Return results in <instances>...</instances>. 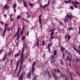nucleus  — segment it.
Returning <instances> with one entry per match:
<instances>
[{"mask_svg":"<svg viewBox=\"0 0 80 80\" xmlns=\"http://www.w3.org/2000/svg\"><path fill=\"white\" fill-rule=\"evenodd\" d=\"M24 29H25V27H22V31H23H23H24Z\"/></svg>","mask_w":80,"mask_h":80,"instance_id":"5fc2aeb1","label":"nucleus"},{"mask_svg":"<svg viewBox=\"0 0 80 80\" xmlns=\"http://www.w3.org/2000/svg\"><path fill=\"white\" fill-rule=\"evenodd\" d=\"M23 47L22 49V53L21 54V59L19 60L17 62V63H18V65H19V62H21V65H22L23 63V51L25 50V48H27V46L25 42L23 43Z\"/></svg>","mask_w":80,"mask_h":80,"instance_id":"f257e3e1","label":"nucleus"},{"mask_svg":"<svg viewBox=\"0 0 80 80\" xmlns=\"http://www.w3.org/2000/svg\"><path fill=\"white\" fill-rule=\"evenodd\" d=\"M23 31H21V32H20V34H21V36H22V34H23Z\"/></svg>","mask_w":80,"mask_h":80,"instance_id":"f704fd0d","label":"nucleus"},{"mask_svg":"<svg viewBox=\"0 0 80 80\" xmlns=\"http://www.w3.org/2000/svg\"><path fill=\"white\" fill-rule=\"evenodd\" d=\"M20 18V15H19V16H18L17 17V18H18V19H19Z\"/></svg>","mask_w":80,"mask_h":80,"instance_id":"58836bf2","label":"nucleus"},{"mask_svg":"<svg viewBox=\"0 0 80 80\" xmlns=\"http://www.w3.org/2000/svg\"><path fill=\"white\" fill-rule=\"evenodd\" d=\"M69 1V3H71V2H72V1L70 0H68Z\"/></svg>","mask_w":80,"mask_h":80,"instance_id":"0e129e2a","label":"nucleus"},{"mask_svg":"<svg viewBox=\"0 0 80 80\" xmlns=\"http://www.w3.org/2000/svg\"><path fill=\"white\" fill-rule=\"evenodd\" d=\"M30 75H31V71L29 72V73L28 74V79H30Z\"/></svg>","mask_w":80,"mask_h":80,"instance_id":"2eb2a0df","label":"nucleus"},{"mask_svg":"<svg viewBox=\"0 0 80 80\" xmlns=\"http://www.w3.org/2000/svg\"><path fill=\"white\" fill-rule=\"evenodd\" d=\"M73 30V29L72 28V27H69V30Z\"/></svg>","mask_w":80,"mask_h":80,"instance_id":"7c9ffc66","label":"nucleus"},{"mask_svg":"<svg viewBox=\"0 0 80 80\" xmlns=\"http://www.w3.org/2000/svg\"><path fill=\"white\" fill-rule=\"evenodd\" d=\"M69 73L71 77V80H72V74L71 72H69Z\"/></svg>","mask_w":80,"mask_h":80,"instance_id":"2f4dec72","label":"nucleus"},{"mask_svg":"<svg viewBox=\"0 0 80 80\" xmlns=\"http://www.w3.org/2000/svg\"><path fill=\"white\" fill-rule=\"evenodd\" d=\"M65 80H68V79H67V76H65Z\"/></svg>","mask_w":80,"mask_h":80,"instance_id":"6e6d98bb","label":"nucleus"},{"mask_svg":"<svg viewBox=\"0 0 80 80\" xmlns=\"http://www.w3.org/2000/svg\"><path fill=\"white\" fill-rule=\"evenodd\" d=\"M23 3L24 4V6H25V7H27V3H25L24 1H23Z\"/></svg>","mask_w":80,"mask_h":80,"instance_id":"4be33fe9","label":"nucleus"},{"mask_svg":"<svg viewBox=\"0 0 80 80\" xmlns=\"http://www.w3.org/2000/svg\"><path fill=\"white\" fill-rule=\"evenodd\" d=\"M10 18L11 19V21H13V19L11 17H10Z\"/></svg>","mask_w":80,"mask_h":80,"instance_id":"338daca9","label":"nucleus"},{"mask_svg":"<svg viewBox=\"0 0 80 80\" xmlns=\"http://www.w3.org/2000/svg\"><path fill=\"white\" fill-rule=\"evenodd\" d=\"M11 52H9L8 53V56H9V55H11Z\"/></svg>","mask_w":80,"mask_h":80,"instance_id":"ea45409f","label":"nucleus"},{"mask_svg":"<svg viewBox=\"0 0 80 80\" xmlns=\"http://www.w3.org/2000/svg\"><path fill=\"white\" fill-rule=\"evenodd\" d=\"M37 79V76H35V77H34V79H33V80H36Z\"/></svg>","mask_w":80,"mask_h":80,"instance_id":"c9c22d12","label":"nucleus"},{"mask_svg":"<svg viewBox=\"0 0 80 80\" xmlns=\"http://www.w3.org/2000/svg\"><path fill=\"white\" fill-rule=\"evenodd\" d=\"M19 55H20V54L19 53H17V54L15 55L14 57H18V56H19Z\"/></svg>","mask_w":80,"mask_h":80,"instance_id":"a211bd4d","label":"nucleus"},{"mask_svg":"<svg viewBox=\"0 0 80 80\" xmlns=\"http://www.w3.org/2000/svg\"><path fill=\"white\" fill-rule=\"evenodd\" d=\"M57 71L58 72H60V71L58 69V68H57Z\"/></svg>","mask_w":80,"mask_h":80,"instance_id":"680f3d73","label":"nucleus"},{"mask_svg":"<svg viewBox=\"0 0 80 80\" xmlns=\"http://www.w3.org/2000/svg\"><path fill=\"white\" fill-rule=\"evenodd\" d=\"M70 9H72V10H73V7L72 6H71L70 8Z\"/></svg>","mask_w":80,"mask_h":80,"instance_id":"8fccbe9b","label":"nucleus"},{"mask_svg":"<svg viewBox=\"0 0 80 80\" xmlns=\"http://www.w3.org/2000/svg\"><path fill=\"white\" fill-rule=\"evenodd\" d=\"M52 76L53 77H55L57 76L56 74L53 72H52Z\"/></svg>","mask_w":80,"mask_h":80,"instance_id":"aec40b11","label":"nucleus"},{"mask_svg":"<svg viewBox=\"0 0 80 80\" xmlns=\"http://www.w3.org/2000/svg\"><path fill=\"white\" fill-rule=\"evenodd\" d=\"M54 56H55L56 55H57V51L55 50H54Z\"/></svg>","mask_w":80,"mask_h":80,"instance_id":"f3484780","label":"nucleus"},{"mask_svg":"<svg viewBox=\"0 0 80 80\" xmlns=\"http://www.w3.org/2000/svg\"><path fill=\"white\" fill-rule=\"evenodd\" d=\"M55 80H57L58 79V78L57 77V76L55 77Z\"/></svg>","mask_w":80,"mask_h":80,"instance_id":"49530a36","label":"nucleus"},{"mask_svg":"<svg viewBox=\"0 0 80 80\" xmlns=\"http://www.w3.org/2000/svg\"><path fill=\"white\" fill-rule=\"evenodd\" d=\"M22 65H20L19 66V68L18 70V73L17 74V77H18V75L20 74V73L21 72V70H22Z\"/></svg>","mask_w":80,"mask_h":80,"instance_id":"7ed1b4c3","label":"nucleus"},{"mask_svg":"<svg viewBox=\"0 0 80 80\" xmlns=\"http://www.w3.org/2000/svg\"><path fill=\"white\" fill-rule=\"evenodd\" d=\"M75 4H79V2H77V1H76V2H75Z\"/></svg>","mask_w":80,"mask_h":80,"instance_id":"79ce46f5","label":"nucleus"},{"mask_svg":"<svg viewBox=\"0 0 80 80\" xmlns=\"http://www.w3.org/2000/svg\"><path fill=\"white\" fill-rule=\"evenodd\" d=\"M3 50V49H1L0 50V54H1L2 53V51Z\"/></svg>","mask_w":80,"mask_h":80,"instance_id":"37998d69","label":"nucleus"},{"mask_svg":"<svg viewBox=\"0 0 80 80\" xmlns=\"http://www.w3.org/2000/svg\"><path fill=\"white\" fill-rule=\"evenodd\" d=\"M23 20L25 22H27V20L25 18H23Z\"/></svg>","mask_w":80,"mask_h":80,"instance_id":"09e8293b","label":"nucleus"},{"mask_svg":"<svg viewBox=\"0 0 80 80\" xmlns=\"http://www.w3.org/2000/svg\"><path fill=\"white\" fill-rule=\"evenodd\" d=\"M25 38V37L22 36V40H24V39Z\"/></svg>","mask_w":80,"mask_h":80,"instance_id":"de8ad7c7","label":"nucleus"},{"mask_svg":"<svg viewBox=\"0 0 80 80\" xmlns=\"http://www.w3.org/2000/svg\"><path fill=\"white\" fill-rule=\"evenodd\" d=\"M51 57L52 58L51 60H53V58H54V56H53L52 55L51 56Z\"/></svg>","mask_w":80,"mask_h":80,"instance_id":"72a5a7b5","label":"nucleus"},{"mask_svg":"<svg viewBox=\"0 0 80 80\" xmlns=\"http://www.w3.org/2000/svg\"><path fill=\"white\" fill-rule=\"evenodd\" d=\"M65 53L66 55H69L70 54V52L68 51H65Z\"/></svg>","mask_w":80,"mask_h":80,"instance_id":"423d86ee","label":"nucleus"},{"mask_svg":"<svg viewBox=\"0 0 80 80\" xmlns=\"http://www.w3.org/2000/svg\"><path fill=\"white\" fill-rule=\"evenodd\" d=\"M48 51L49 52H50V48H48Z\"/></svg>","mask_w":80,"mask_h":80,"instance_id":"e2e57ef3","label":"nucleus"},{"mask_svg":"<svg viewBox=\"0 0 80 80\" xmlns=\"http://www.w3.org/2000/svg\"><path fill=\"white\" fill-rule=\"evenodd\" d=\"M48 48H50V44L49 43L48 44Z\"/></svg>","mask_w":80,"mask_h":80,"instance_id":"a19ab883","label":"nucleus"},{"mask_svg":"<svg viewBox=\"0 0 80 80\" xmlns=\"http://www.w3.org/2000/svg\"><path fill=\"white\" fill-rule=\"evenodd\" d=\"M75 72H76V73H77L78 74L79 76L80 77V73H79V72L78 71H75Z\"/></svg>","mask_w":80,"mask_h":80,"instance_id":"4c0bfd02","label":"nucleus"},{"mask_svg":"<svg viewBox=\"0 0 80 80\" xmlns=\"http://www.w3.org/2000/svg\"><path fill=\"white\" fill-rule=\"evenodd\" d=\"M25 77V72L23 71L22 73V74L21 75V76L20 77L18 78L19 80H23V77Z\"/></svg>","mask_w":80,"mask_h":80,"instance_id":"f03ea898","label":"nucleus"},{"mask_svg":"<svg viewBox=\"0 0 80 80\" xmlns=\"http://www.w3.org/2000/svg\"><path fill=\"white\" fill-rule=\"evenodd\" d=\"M11 28H8L7 29V31H8V32H9V31H10V30Z\"/></svg>","mask_w":80,"mask_h":80,"instance_id":"c03bdc74","label":"nucleus"},{"mask_svg":"<svg viewBox=\"0 0 80 80\" xmlns=\"http://www.w3.org/2000/svg\"><path fill=\"white\" fill-rule=\"evenodd\" d=\"M74 7H75V8H77V5H76L74 4Z\"/></svg>","mask_w":80,"mask_h":80,"instance_id":"864d4df0","label":"nucleus"},{"mask_svg":"<svg viewBox=\"0 0 80 80\" xmlns=\"http://www.w3.org/2000/svg\"><path fill=\"white\" fill-rule=\"evenodd\" d=\"M75 50L76 51V52H78V53H80L79 52H78V51L77 50V49L75 48H74Z\"/></svg>","mask_w":80,"mask_h":80,"instance_id":"3c124183","label":"nucleus"},{"mask_svg":"<svg viewBox=\"0 0 80 80\" xmlns=\"http://www.w3.org/2000/svg\"><path fill=\"white\" fill-rule=\"evenodd\" d=\"M39 20H41V15H40L39 17Z\"/></svg>","mask_w":80,"mask_h":80,"instance_id":"603ef678","label":"nucleus"},{"mask_svg":"<svg viewBox=\"0 0 80 80\" xmlns=\"http://www.w3.org/2000/svg\"><path fill=\"white\" fill-rule=\"evenodd\" d=\"M67 18H69V19H71V18H72V14H71L70 15H67Z\"/></svg>","mask_w":80,"mask_h":80,"instance_id":"6e6552de","label":"nucleus"},{"mask_svg":"<svg viewBox=\"0 0 80 80\" xmlns=\"http://www.w3.org/2000/svg\"><path fill=\"white\" fill-rule=\"evenodd\" d=\"M29 5H30V6H31V7H33V6H34V4H31L30 3H29Z\"/></svg>","mask_w":80,"mask_h":80,"instance_id":"a878e982","label":"nucleus"},{"mask_svg":"<svg viewBox=\"0 0 80 80\" xmlns=\"http://www.w3.org/2000/svg\"><path fill=\"white\" fill-rule=\"evenodd\" d=\"M51 37L50 38V39H52V38H55V36H51Z\"/></svg>","mask_w":80,"mask_h":80,"instance_id":"cd10ccee","label":"nucleus"},{"mask_svg":"<svg viewBox=\"0 0 80 80\" xmlns=\"http://www.w3.org/2000/svg\"><path fill=\"white\" fill-rule=\"evenodd\" d=\"M19 38H20V34L18 33L17 34V40L18 41V42L17 43V45H18V42L19 41Z\"/></svg>","mask_w":80,"mask_h":80,"instance_id":"39448f33","label":"nucleus"},{"mask_svg":"<svg viewBox=\"0 0 80 80\" xmlns=\"http://www.w3.org/2000/svg\"><path fill=\"white\" fill-rule=\"evenodd\" d=\"M6 30H7L6 29H4V31L3 33L2 37H5V33H6Z\"/></svg>","mask_w":80,"mask_h":80,"instance_id":"4468645a","label":"nucleus"},{"mask_svg":"<svg viewBox=\"0 0 80 80\" xmlns=\"http://www.w3.org/2000/svg\"><path fill=\"white\" fill-rule=\"evenodd\" d=\"M19 66V64H18V63H17V66L16 68V69L15 70L14 72H15L17 70V69H18V66Z\"/></svg>","mask_w":80,"mask_h":80,"instance_id":"9b49d317","label":"nucleus"},{"mask_svg":"<svg viewBox=\"0 0 80 80\" xmlns=\"http://www.w3.org/2000/svg\"><path fill=\"white\" fill-rule=\"evenodd\" d=\"M38 42H39V38H37V41L36 42V45L38 47Z\"/></svg>","mask_w":80,"mask_h":80,"instance_id":"f8f14e48","label":"nucleus"},{"mask_svg":"<svg viewBox=\"0 0 80 80\" xmlns=\"http://www.w3.org/2000/svg\"><path fill=\"white\" fill-rule=\"evenodd\" d=\"M9 7L8 6L7 4H5L4 7V9H8Z\"/></svg>","mask_w":80,"mask_h":80,"instance_id":"0eeeda50","label":"nucleus"},{"mask_svg":"<svg viewBox=\"0 0 80 80\" xmlns=\"http://www.w3.org/2000/svg\"><path fill=\"white\" fill-rule=\"evenodd\" d=\"M70 35H68V40H70Z\"/></svg>","mask_w":80,"mask_h":80,"instance_id":"393cba45","label":"nucleus"},{"mask_svg":"<svg viewBox=\"0 0 80 80\" xmlns=\"http://www.w3.org/2000/svg\"><path fill=\"white\" fill-rule=\"evenodd\" d=\"M76 62H80V58H78L77 57L76 58Z\"/></svg>","mask_w":80,"mask_h":80,"instance_id":"ddd939ff","label":"nucleus"},{"mask_svg":"<svg viewBox=\"0 0 80 80\" xmlns=\"http://www.w3.org/2000/svg\"><path fill=\"white\" fill-rule=\"evenodd\" d=\"M61 49L62 51V52H64V48L63 47V46L61 47Z\"/></svg>","mask_w":80,"mask_h":80,"instance_id":"dca6fc26","label":"nucleus"},{"mask_svg":"<svg viewBox=\"0 0 80 80\" xmlns=\"http://www.w3.org/2000/svg\"><path fill=\"white\" fill-rule=\"evenodd\" d=\"M5 59H6V58L4 57V58L2 59L3 61H4V60H5Z\"/></svg>","mask_w":80,"mask_h":80,"instance_id":"bf43d9fd","label":"nucleus"},{"mask_svg":"<svg viewBox=\"0 0 80 80\" xmlns=\"http://www.w3.org/2000/svg\"><path fill=\"white\" fill-rule=\"evenodd\" d=\"M29 33V31H28L27 32V35L28 36V34Z\"/></svg>","mask_w":80,"mask_h":80,"instance_id":"69168bd1","label":"nucleus"},{"mask_svg":"<svg viewBox=\"0 0 80 80\" xmlns=\"http://www.w3.org/2000/svg\"><path fill=\"white\" fill-rule=\"evenodd\" d=\"M39 23L40 24H42V21H41V19L39 20Z\"/></svg>","mask_w":80,"mask_h":80,"instance_id":"a18cd8bd","label":"nucleus"},{"mask_svg":"<svg viewBox=\"0 0 80 80\" xmlns=\"http://www.w3.org/2000/svg\"><path fill=\"white\" fill-rule=\"evenodd\" d=\"M64 2L66 3L67 4H68V1H64Z\"/></svg>","mask_w":80,"mask_h":80,"instance_id":"13d9d810","label":"nucleus"},{"mask_svg":"<svg viewBox=\"0 0 80 80\" xmlns=\"http://www.w3.org/2000/svg\"><path fill=\"white\" fill-rule=\"evenodd\" d=\"M71 58H70L69 56H67L66 57V60L67 61H69V60H70Z\"/></svg>","mask_w":80,"mask_h":80,"instance_id":"1a4fd4ad","label":"nucleus"},{"mask_svg":"<svg viewBox=\"0 0 80 80\" xmlns=\"http://www.w3.org/2000/svg\"><path fill=\"white\" fill-rule=\"evenodd\" d=\"M55 30H56V28H54L53 29H51V30H50V32H53L54 31H55Z\"/></svg>","mask_w":80,"mask_h":80,"instance_id":"5701e85b","label":"nucleus"},{"mask_svg":"<svg viewBox=\"0 0 80 80\" xmlns=\"http://www.w3.org/2000/svg\"><path fill=\"white\" fill-rule=\"evenodd\" d=\"M2 30H3L2 28H0V33H2Z\"/></svg>","mask_w":80,"mask_h":80,"instance_id":"052dcab7","label":"nucleus"},{"mask_svg":"<svg viewBox=\"0 0 80 80\" xmlns=\"http://www.w3.org/2000/svg\"><path fill=\"white\" fill-rule=\"evenodd\" d=\"M79 32H78L79 34H80V27H79Z\"/></svg>","mask_w":80,"mask_h":80,"instance_id":"774afa93","label":"nucleus"},{"mask_svg":"<svg viewBox=\"0 0 80 80\" xmlns=\"http://www.w3.org/2000/svg\"><path fill=\"white\" fill-rule=\"evenodd\" d=\"M44 42H45V41L44 40H43L42 42V45H45V43Z\"/></svg>","mask_w":80,"mask_h":80,"instance_id":"c85d7f7f","label":"nucleus"},{"mask_svg":"<svg viewBox=\"0 0 80 80\" xmlns=\"http://www.w3.org/2000/svg\"><path fill=\"white\" fill-rule=\"evenodd\" d=\"M54 34V32H52L51 33L50 36H53V34Z\"/></svg>","mask_w":80,"mask_h":80,"instance_id":"c756f323","label":"nucleus"},{"mask_svg":"<svg viewBox=\"0 0 80 80\" xmlns=\"http://www.w3.org/2000/svg\"><path fill=\"white\" fill-rule=\"evenodd\" d=\"M59 23L60 25H63V22H62L61 21Z\"/></svg>","mask_w":80,"mask_h":80,"instance_id":"e433bc0d","label":"nucleus"},{"mask_svg":"<svg viewBox=\"0 0 80 80\" xmlns=\"http://www.w3.org/2000/svg\"><path fill=\"white\" fill-rule=\"evenodd\" d=\"M17 6V5H16V4H14L12 6V8L14 9H15V8H16V6Z\"/></svg>","mask_w":80,"mask_h":80,"instance_id":"6ab92c4d","label":"nucleus"},{"mask_svg":"<svg viewBox=\"0 0 80 80\" xmlns=\"http://www.w3.org/2000/svg\"><path fill=\"white\" fill-rule=\"evenodd\" d=\"M60 63H61V64L62 65H63V63H64V62H63V60H60Z\"/></svg>","mask_w":80,"mask_h":80,"instance_id":"412c9836","label":"nucleus"},{"mask_svg":"<svg viewBox=\"0 0 80 80\" xmlns=\"http://www.w3.org/2000/svg\"><path fill=\"white\" fill-rule=\"evenodd\" d=\"M8 26V24L7 23H6V24H5V28H4V29L7 30V27Z\"/></svg>","mask_w":80,"mask_h":80,"instance_id":"b1692460","label":"nucleus"},{"mask_svg":"<svg viewBox=\"0 0 80 80\" xmlns=\"http://www.w3.org/2000/svg\"><path fill=\"white\" fill-rule=\"evenodd\" d=\"M19 32H20V29H19V28H18L16 33H17H17H18Z\"/></svg>","mask_w":80,"mask_h":80,"instance_id":"473e14b6","label":"nucleus"},{"mask_svg":"<svg viewBox=\"0 0 80 80\" xmlns=\"http://www.w3.org/2000/svg\"><path fill=\"white\" fill-rule=\"evenodd\" d=\"M34 65H35V63L34 62L32 66V74L33 73V72H34Z\"/></svg>","mask_w":80,"mask_h":80,"instance_id":"20e7f679","label":"nucleus"},{"mask_svg":"<svg viewBox=\"0 0 80 80\" xmlns=\"http://www.w3.org/2000/svg\"><path fill=\"white\" fill-rule=\"evenodd\" d=\"M68 20V19L66 18L64 20V22H67Z\"/></svg>","mask_w":80,"mask_h":80,"instance_id":"bb28decb","label":"nucleus"},{"mask_svg":"<svg viewBox=\"0 0 80 80\" xmlns=\"http://www.w3.org/2000/svg\"><path fill=\"white\" fill-rule=\"evenodd\" d=\"M49 3H50V0H48V4H46L45 5H44V6L43 8H45V7H47V6H48L49 5Z\"/></svg>","mask_w":80,"mask_h":80,"instance_id":"9d476101","label":"nucleus"},{"mask_svg":"<svg viewBox=\"0 0 80 80\" xmlns=\"http://www.w3.org/2000/svg\"><path fill=\"white\" fill-rule=\"evenodd\" d=\"M48 75H49V77H51V75H50V73H49V72H48Z\"/></svg>","mask_w":80,"mask_h":80,"instance_id":"4d7b16f0","label":"nucleus"}]
</instances>
